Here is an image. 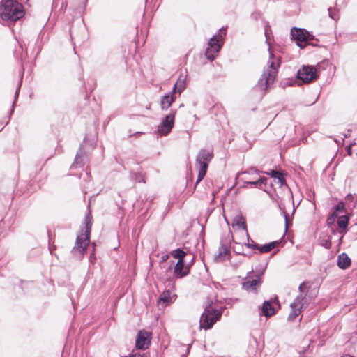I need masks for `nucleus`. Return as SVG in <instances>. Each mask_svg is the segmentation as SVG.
<instances>
[{"label":"nucleus","mask_w":357,"mask_h":357,"mask_svg":"<svg viewBox=\"0 0 357 357\" xmlns=\"http://www.w3.org/2000/svg\"><path fill=\"white\" fill-rule=\"evenodd\" d=\"M175 93H173L172 91L162 96L160 100V106L162 110H167L169 109L172 104L175 101Z\"/></svg>","instance_id":"16"},{"label":"nucleus","mask_w":357,"mask_h":357,"mask_svg":"<svg viewBox=\"0 0 357 357\" xmlns=\"http://www.w3.org/2000/svg\"><path fill=\"white\" fill-rule=\"evenodd\" d=\"M223 309L215 310L206 307L200 318V327L208 329L220 318Z\"/></svg>","instance_id":"6"},{"label":"nucleus","mask_w":357,"mask_h":357,"mask_svg":"<svg viewBox=\"0 0 357 357\" xmlns=\"http://www.w3.org/2000/svg\"><path fill=\"white\" fill-rule=\"evenodd\" d=\"M91 225L90 215H88L85 218V230L77 236L75 245L71 250L73 255L77 258L81 259L83 257L89 246Z\"/></svg>","instance_id":"3"},{"label":"nucleus","mask_w":357,"mask_h":357,"mask_svg":"<svg viewBox=\"0 0 357 357\" xmlns=\"http://www.w3.org/2000/svg\"><path fill=\"white\" fill-rule=\"evenodd\" d=\"M185 89V77L180 75L177 82L174 84L172 92L173 93H178L181 94Z\"/></svg>","instance_id":"18"},{"label":"nucleus","mask_w":357,"mask_h":357,"mask_svg":"<svg viewBox=\"0 0 357 357\" xmlns=\"http://www.w3.org/2000/svg\"><path fill=\"white\" fill-rule=\"evenodd\" d=\"M345 201L347 204H351V206L354 207L357 204V196L356 195L349 194L345 197Z\"/></svg>","instance_id":"26"},{"label":"nucleus","mask_w":357,"mask_h":357,"mask_svg":"<svg viewBox=\"0 0 357 357\" xmlns=\"http://www.w3.org/2000/svg\"><path fill=\"white\" fill-rule=\"evenodd\" d=\"M351 145L352 144H350L349 146L348 147L347 151H348L349 154H351L350 147H351Z\"/></svg>","instance_id":"41"},{"label":"nucleus","mask_w":357,"mask_h":357,"mask_svg":"<svg viewBox=\"0 0 357 357\" xmlns=\"http://www.w3.org/2000/svg\"><path fill=\"white\" fill-rule=\"evenodd\" d=\"M280 173L281 172L277 170H271L270 172H268L267 174L275 179L278 176H280Z\"/></svg>","instance_id":"32"},{"label":"nucleus","mask_w":357,"mask_h":357,"mask_svg":"<svg viewBox=\"0 0 357 357\" xmlns=\"http://www.w3.org/2000/svg\"><path fill=\"white\" fill-rule=\"evenodd\" d=\"M88 0H79L80 3H86L87 2Z\"/></svg>","instance_id":"39"},{"label":"nucleus","mask_w":357,"mask_h":357,"mask_svg":"<svg viewBox=\"0 0 357 357\" xmlns=\"http://www.w3.org/2000/svg\"><path fill=\"white\" fill-rule=\"evenodd\" d=\"M238 246L239 245L238 244H236V245H234L233 247V250L234 251L237 253V254H241V252L239 251V248H238Z\"/></svg>","instance_id":"37"},{"label":"nucleus","mask_w":357,"mask_h":357,"mask_svg":"<svg viewBox=\"0 0 357 357\" xmlns=\"http://www.w3.org/2000/svg\"><path fill=\"white\" fill-rule=\"evenodd\" d=\"M285 223H286V227H287V215H285Z\"/></svg>","instance_id":"42"},{"label":"nucleus","mask_w":357,"mask_h":357,"mask_svg":"<svg viewBox=\"0 0 357 357\" xmlns=\"http://www.w3.org/2000/svg\"><path fill=\"white\" fill-rule=\"evenodd\" d=\"M152 334L146 330H140L136 337V347L139 349H145L151 344Z\"/></svg>","instance_id":"13"},{"label":"nucleus","mask_w":357,"mask_h":357,"mask_svg":"<svg viewBox=\"0 0 357 357\" xmlns=\"http://www.w3.org/2000/svg\"><path fill=\"white\" fill-rule=\"evenodd\" d=\"M230 257V249L227 245L222 244L218 249V252L214 257V261L218 263L223 262Z\"/></svg>","instance_id":"15"},{"label":"nucleus","mask_w":357,"mask_h":357,"mask_svg":"<svg viewBox=\"0 0 357 357\" xmlns=\"http://www.w3.org/2000/svg\"><path fill=\"white\" fill-rule=\"evenodd\" d=\"M170 255L174 258L178 259V261L189 260V258L190 257L187 252H185L181 248H177L171 251Z\"/></svg>","instance_id":"17"},{"label":"nucleus","mask_w":357,"mask_h":357,"mask_svg":"<svg viewBox=\"0 0 357 357\" xmlns=\"http://www.w3.org/2000/svg\"><path fill=\"white\" fill-rule=\"evenodd\" d=\"M130 178L136 182H145L144 175L142 173H132Z\"/></svg>","instance_id":"28"},{"label":"nucleus","mask_w":357,"mask_h":357,"mask_svg":"<svg viewBox=\"0 0 357 357\" xmlns=\"http://www.w3.org/2000/svg\"><path fill=\"white\" fill-rule=\"evenodd\" d=\"M320 245L326 249H330L331 247V241L329 238H324L320 241Z\"/></svg>","instance_id":"30"},{"label":"nucleus","mask_w":357,"mask_h":357,"mask_svg":"<svg viewBox=\"0 0 357 357\" xmlns=\"http://www.w3.org/2000/svg\"><path fill=\"white\" fill-rule=\"evenodd\" d=\"M291 34L292 38L296 40V44L301 47H304V45L302 44L303 43L310 40L313 37L308 32L305 31L304 29L298 28H293L291 31Z\"/></svg>","instance_id":"14"},{"label":"nucleus","mask_w":357,"mask_h":357,"mask_svg":"<svg viewBox=\"0 0 357 357\" xmlns=\"http://www.w3.org/2000/svg\"><path fill=\"white\" fill-rule=\"evenodd\" d=\"M262 314L266 317H271L275 314V310L269 301H264L261 307Z\"/></svg>","instance_id":"21"},{"label":"nucleus","mask_w":357,"mask_h":357,"mask_svg":"<svg viewBox=\"0 0 357 357\" xmlns=\"http://www.w3.org/2000/svg\"><path fill=\"white\" fill-rule=\"evenodd\" d=\"M241 180L245 184L254 185L255 187H261V185H266L267 178L265 177H259L257 171L251 169L250 172H243L239 174Z\"/></svg>","instance_id":"9"},{"label":"nucleus","mask_w":357,"mask_h":357,"mask_svg":"<svg viewBox=\"0 0 357 357\" xmlns=\"http://www.w3.org/2000/svg\"><path fill=\"white\" fill-rule=\"evenodd\" d=\"M275 179L278 180V183L282 186L285 184V178L283 174L281 172L280 176H278Z\"/></svg>","instance_id":"31"},{"label":"nucleus","mask_w":357,"mask_h":357,"mask_svg":"<svg viewBox=\"0 0 357 357\" xmlns=\"http://www.w3.org/2000/svg\"><path fill=\"white\" fill-rule=\"evenodd\" d=\"M349 222V218L346 215L339 217L337 220V225L340 229H346Z\"/></svg>","instance_id":"25"},{"label":"nucleus","mask_w":357,"mask_h":357,"mask_svg":"<svg viewBox=\"0 0 357 357\" xmlns=\"http://www.w3.org/2000/svg\"><path fill=\"white\" fill-rule=\"evenodd\" d=\"M328 15L331 19L336 21L340 18L339 10L330 7L328 9Z\"/></svg>","instance_id":"27"},{"label":"nucleus","mask_w":357,"mask_h":357,"mask_svg":"<svg viewBox=\"0 0 357 357\" xmlns=\"http://www.w3.org/2000/svg\"><path fill=\"white\" fill-rule=\"evenodd\" d=\"M174 264V261H171V264ZM168 270L171 271L172 270V265H170L169 267H168Z\"/></svg>","instance_id":"40"},{"label":"nucleus","mask_w":357,"mask_h":357,"mask_svg":"<svg viewBox=\"0 0 357 357\" xmlns=\"http://www.w3.org/2000/svg\"><path fill=\"white\" fill-rule=\"evenodd\" d=\"M84 156V153L80 149L79 150V151L76 154V156H75V162L72 165V167H77V166H79V167L82 166L83 165Z\"/></svg>","instance_id":"23"},{"label":"nucleus","mask_w":357,"mask_h":357,"mask_svg":"<svg viewBox=\"0 0 357 357\" xmlns=\"http://www.w3.org/2000/svg\"><path fill=\"white\" fill-rule=\"evenodd\" d=\"M171 293L169 290L165 291L160 296L158 299V305H162V307H166L171 303Z\"/></svg>","instance_id":"20"},{"label":"nucleus","mask_w":357,"mask_h":357,"mask_svg":"<svg viewBox=\"0 0 357 357\" xmlns=\"http://www.w3.org/2000/svg\"><path fill=\"white\" fill-rule=\"evenodd\" d=\"M24 15L23 6L15 0H6L0 5V17L3 20L15 22Z\"/></svg>","instance_id":"2"},{"label":"nucleus","mask_w":357,"mask_h":357,"mask_svg":"<svg viewBox=\"0 0 357 357\" xmlns=\"http://www.w3.org/2000/svg\"><path fill=\"white\" fill-rule=\"evenodd\" d=\"M278 244V242L273 241L271 243H269L268 244H265L261 246H259V250L261 253H266L272 250L273 248H275V246Z\"/></svg>","instance_id":"22"},{"label":"nucleus","mask_w":357,"mask_h":357,"mask_svg":"<svg viewBox=\"0 0 357 357\" xmlns=\"http://www.w3.org/2000/svg\"><path fill=\"white\" fill-rule=\"evenodd\" d=\"M317 77V68L313 66H303L297 73V78L303 83H310Z\"/></svg>","instance_id":"12"},{"label":"nucleus","mask_w":357,"mask_h":357,"mask_svg":"<svg viewBox=\"0 0 357 357\" xmlns=\"http://www.w3.org/2000/svg\"><path fill=\"white\" fill-rule=\"evenodd\" d=\"M351 130L349 129V130H347V133H345V134L344 135V137H350V135H351Z\"/></svg>","instance_id":"38"},{"label":"nucleus","mask_w":357,"mask_h":357,"mask_svg":"<svg viewBox=\"0 0 357 357\" xmlns=\"http://www.w3.org/2000/svg\"><path fill=\"white\" fill-rule=\"evenodd\" d=\"M246 246L250 248L258 250L259 245L258 244H257L256 243H255L252 240H251L250 243H248L246 244Z\"/></svg>","instance_id":"33"},{"label":"nucleus","mask_w":357,"mask_h":357,"mask_svg":"<svg viewBox=\"0 0 357 357\" xmlns=\"http://www.w3.org/2000/svg\"><path fill=\"white\" fill-rule=\"evenodd\" d=\"M169 257V255L168 254L162 255L160 258V264H162L165 261H166Z\"/></svg>","instance_id":"35"},{"label":"nucleus","mask_w":357,"mask_h":357,"mask_svg":"<svg viewBox=\"0 0 357 357\" xmlns=\"http://www.w3.org/2000/svg\"><path fill=\"white\" fill-rule=\"evenodd\" d=\"M195 258V255H190L189 260L178 261L174 268L175 276L181 278L188 275L191 266L194 264Z\"/></svg>","instance_id":"11"},{"label":"nucleus","mask_w":357,"mask_h":357,"mask_svg":"<svg viewBox=\"0 0 357 357\" xmlns=\"http://www.w3.org/2000/svg\"><path fill=\"white\" fill-rule=\"evenodd\" d=\"M337 216V214L332 213V214L327 218L328 224L333 223L335 221Z\"/></svg>","instance_id":"34"},{"label":"nucleus","mask_w":357,"mask_h":357,"mask_svg":"<svg viewBox=\"0 0 357 357\" xmlns=\"http://www.w3.org/2000/svg\"><path fill=\"white\" fill-rule=\"evenodd\" d=\"M176 114V110H172L162 119L158 128V133L160 136H166L171 132L174 125Z\"/></svg>","instance_id":"10"},{"label":"nucleus","mask_w":357,"mask_h":357,"mask_svg":"<svg viewBox=\"0 0 357 357\" xmlns=\"http://www.w3.org/2000/svg\"><path fill=\"white\" fill-rule=\"evenodd\" d=\"M265 35L267 37V29H266V30H265Z\"/></svg>","instance_id":"43"},{"label":"nucleus","mask_w":357,"mask_h":357,"mask_svg":"<svg viewBox=\"0 0 357 357\" xmlns=\"http://www.w3.org/2000/svg\"><path fill=\"white\" fill-rule=\"evenodd\" d=\"M226 36V32L223 33H218V35L213 36L208 43V47L206 50V58L210 61H213L216 55L220 52L223 43L224 38Z\"/></svg>","instance_id":"7"},{"label":"nucleus","mask_w":357,"mask_h":357,"mask_svg":"<svg viewBox=\"0 0 357 357\" xmlns=\"http://www.w3.org/2000/svg\"><path fill=\"white\" fill-rule=\"evenodd\" d=\"M223 29H224V27H222V29H220V31H222Z\"/></svg>","instance_id":"44"},{"label":"nucleus","mask_w":357,"mask_h":357,"mask_svg":"<svg viewBox=\"0 0 357 357\" xmlns=\"http://www.w3.org/2000/svg\"><path fill=\"white\" fill-rule=\"evenodd\" d=\"M234 225H236L238 227L242 228L243 230L245 231V233L247 237H248V231H247L246 225H245L244 219L241 216L234 220V222L233 223V226H234ZM248 240L249 241V238H248Z\"/></svg>","instance_id":"24"},{"label":"nucleus","mask_w":357,"mask_h":357,"mask_svg":"<svg viewBox=\"0 0 357 357\" xmlns=\"http://www.w3.org/2000/svg\"><path fill=\"white\" fill-rule=\"evenodd\" d=\"M344 208V203L343 202H339L338 204L334 207L333 213L338 215V213H342Z\"/></svg>","instance_id":"29"},{"label":"nucleus","mask_w":357,"mask_h":357,"mask_svg":"<svg viewBox=\"0 0 357 357\" xmlns=\"http://www.w3.org/2000/svg\"><path fill=\"white\" fill-rule=\"evenodd\" d=\"M268 50L270 56L267 63L268 68L264 71L257 85L263 91H266L270 84L274 82L278 75V68L280 65V58L275 56L270 49Z\"/></svg>","instance_id":"1"},{"label":"nucleus","mask_w":357,"mask_h":357,"mask_svg":"<svg viewBox=\"0 0 357 357\" xmlns=\"http://www.w3.org/2000/svg\"><path fill=\"white\" fill-rule=\"evenodd\" d=\"M308 288L309 287L305 282H303L299 285L298 289L301 294L296 296L290 305L291 312L289 314V320H294L301 313L302 310L306 307V294Z\"/></svg>","instance_id":"4"},{"label":"nucleus","mask_w":357,"mask_h":357,"mask_svg":"<svg viewBox=\"0 0 357 357\" xmlns=\"http://www.w3.org/2000/svg\"><path fill=\"white\" fill-rule=\"evenodd\" d=\"M22 77H21V80H20V84H19L18 87H17V90H16V92H15V100H16V99H17V98L18 93H19V91H20V89L21 83H22Z\"/></svg>","instance_id":"36"},{"label":"nucleus","mask_w":357,"mask_h":357,"mask_svg":"<svg viewBox=\"0 0 357 357\" xmlns=\"http://www.w3.org/2000/svg\"><path fill=\"white\" fill-rule=\"evenodd\" d=\"M337 265L342 269H346L351 265V259L346 253H342L338 257Z\"/></svg>","instance_id":"19"},{"label":"nucleus","mask_w":357,"mask_h":357,"mask_svg":"<svg viewBox=\"0 0 357 357\" xmlns=\"http://www.w3.org/2000/svg\"><path fill=\"white\" fill-rule=\"evenodd\" d=\"M213 157L212 151L204 149H201L195 160V168L198 170V176L195 183L197 185L206 176L207 169L210 162Z\"/></svg>","instance_id":"5"},{"label":"nucleus","mask_w":357,"mask_h":357,"mask_svg":"<svg viewBox=\"0 0 357 357\" xmlns=\"http://www.w3.org/2000/svg\"><path fill=\"white\" fill-rule=\"evenodd\" d=\"M261 280L259 275H254V271L248 272L246 277L243 279L242 288L250 293L256 294L261 284Z\"/></svg>","instance_id":"8"}]
</instances>
